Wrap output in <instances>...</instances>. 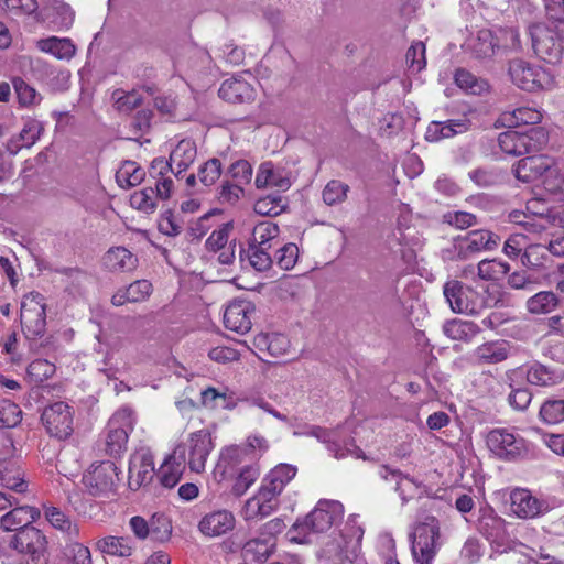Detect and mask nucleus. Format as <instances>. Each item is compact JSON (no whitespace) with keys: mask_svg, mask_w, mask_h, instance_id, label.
<instances>
[{"mask_svg":"<svg viewBox=\"0 0 564 564\" xmlns=\"http://www.w3.org/2000/svg\"><path fill=\"white\" fill-rule=\"evenodd\" d=\"M41 420L47 432L54 437L63 440L73 433V412L70 406L63 401L46 406Z\"/></svg>","mask_w":564,"mask_h":564,"instance_id":"2eb2a0df","label":"nucleus"},{"mask_svg":"<svg viewBox=\"0 0 564 564\" xmlns=\"http://www.w3.org/2000/svg\"><path fill=\"white\" fill-rule=\"evenodd\" d=\"M560 304L557 295L551 291H541L529 297L527 308L531 314H549Z\"/></svg>","mask_w":564,"mask_h":564,"instance_id":"4c0bfd02","label":"nucleus"},{"mask_svg":"<svg viewBox=\"0 0 564 564\" xmlns=\"http://www.w3.org/2000/svg\"><path fill=\"white\" fill-rule=\"evenodd\" d=\"M172 534V524L164 514H153L149 521V536L153 541L165 542Z\"/></svg>","mask_w":564,"mask_h":564,"instance_id":"5fc2aeb1","label":"nucleus"},{"mask_svg":"<svg viewBox=\"0 0 564 564\" xmlns=\"http://www.w3.org/2000/svg\"><path fill=\"white\" fill-rule=\"evenodd\" d=\"M41 516L37 508L34 507H15L1 517L0 525L4 531L19 532L26 527H33L32 523Z\"/></svg>","mask_w":564,"mask_h":564,"instance_id":"393cba45","label":"nucleus"},{"mask_svg":"<svg viewBox=\"0 0 564 564\" xmlns=\"http://www.w3.org/2000/svg\"><path fill=\"white\" fill-rule=\"evenodd\" d=\"M275 551V539L254 538L245 543L241 550L246 562L261 563L267 561Z\"/></svg>","mask_w":564,"mask_h":564,"instance_id":"c756f323","label":"nucleus"},{"mask_svg":"<svg viewBox=\"0 0 564 564\" xmlns=\"http://www.w3.org/2000/svg\"><path fill=\"white\" fill-rule=\"evenodd\" d=\"M299 257V249L294 243H288L280 248L274 257L275 263L282 270H290L296 263Z\"/></svg>","mask_w":564,"mask_h":564,"instance_id":"774afa93","label":"nucleus"},{"mask_svg":"<svg viewBox=\"0 0 564 564\" xmlns=\"http://www.w3.org/2000/svg\"><path fill=\"white\" fill-rule=\"evenodd\" d=\"M542 170L543 167L539 158L528 156L518 162L514 173L518 180L529 183L533 180L534 175L540 174Z\"/></svg>","mask_w":564,"mask_h":564,"instance_id":"bf43d9fd","label":"nucleus"},{"mask_svg":"<svg viewBox=\"0 0 564 564\" xmlns=\"http://www.w3.org/2000/svg\"><path fill=\"white\" fill-rule=\"evenodd\" d=\"M132 410L122 408L108 421L105 438V453L112 458L120 457L127 449L129 434L134 427Z\"/></svg>","mask_w":564,"mask_h":564,"instance_id":"9d476101","label":"nucleus"},{"mask_svg":"<svg viewBox=\"0 0 564 564\" xmlns=\"http://www.w3.org/2000/svg\"><path fill=\"white\" fill-rule=\"evenodd\" d=\"M540 417L547 424L564 421V400H547L540 408Z\"/></svg>","mask_w":564,"mask_h":564,"instance_id":"052dcab7","label":"nucleus"},{"mask_svg":"<svg viewBox=\"0 0 564 564\" xmlns=\"http://www.w3.org/2000/svg\"><path fill=\"white\" fill-rule=\"evenodd\" d=\"M156 197L154 188L147 187L130 196V205L142 213L152 214L156 209Z\"/></svg>","mask_w":564,"mask_h":564,"instance_id":"864d4df0","label":"nucleus"},{"mask_svg":"<svg viewBox=\"0 0 564 564\" xmlns=\"http://www.w3.org/2000/svg\"><path fill=\"white\" fill-rule=\"evenodd\" d=\"M547 256L549 254L545 245L534 243L525 248L521 256V262L529 269H540L545 267Z\"/></svg>","mask_w":564,"mask_h":564,"instance_id":"603ef678","label":"nucleus"},{"mask_svg":"<svg viewBox=\"0 0 564 564\" xmlns=\"http://www.w3.org/2000/svg\"><path fill=\"white\" fill-rule=\"evenodd\" d=\"M479 532L492 543H499L506 538L505 520L500 517H485L479 522Z\"/></svg>","mask_w":564,"mask_h":564,"instance_id":"c03bdc74","label":"nucleus"},{"mask_svg":"<svg viewBox=\"0 0 564 564\" xmlns=\"http://www.w3.org/2000/svg\"><path fill=\"white\" fill-rule=\"evenodd\" d=\"M111 101L117 111L130 113L142 105L143 98L137 90L116 89L111 94Z\"/></svg>","mask_w":564,"mask_h":564,"instance_id":"79ce46f5","label":"nucleus"},{"mask_svg":"<svg viewBox=\"0 0 564 564\" xmlns=\"http://www.w3.org/2000/svg\"><path fill=\"white\" fill-rule=\"evenodd\" d=\"M243 195L245 189L240 184L224 181L218 191V200L220 204L236 205Z\"/></svg>","mask_w":564,"mask_h":564,"instance_id":"0e129e2a","label":"nucleus"},{"mask_svg":"<svg viewBox=\"0 0 564 564\" xmlns=\"http://www.w3.org/2000/svg\"><path fill=\"white\" fill-rule=\"evenodd\" d=\"M1 9L12 18L30 15L39 9L36 0H3Z\"/></svg>","mask_w":564,"mask_h":564,"instance_id":"4d7b16f0","label":"nucleus"},{"mask_svg":"<svg viewBox=\"0 0 564 564\" xmlns=\"http://www.w3.org/2000/svg\"><path fill=\"white\" fill-rule=\"evenodd\" d=\"M138 257L124 247L110 248L102 257V265L109 272H131L138 267Z\"/></svg>","mask_w":564,"mask_h":564,"instance_id":"a878e982","label":"nucleus"},{"mask_svg":"<svg viewBox=\"0 0 564 564\" xmlns=\"http://www.w3.org/2000/svg\"><path fill=\"white\" fill-rule=\"evenodd\" d=\"M451 308L460 314H479L484 308L492 306L497 301L485 293H478L460 281L452 280L443 288Z\"/></svg>","mask_w":564,"mask_h":564,"instance_id":"423d86ee","label":"nucleus"},{"mask_svg":"<svg viewBox=\"0 0 564 564\" xmlns=\"http://www.w3.org/2000/svg\"><path fill=\"white\" fill-rule=\"evenodd\" d=\"M63 555L72 564H93L90 550L77 539L67 540L63 547Z\"/></svg>","mask_w":564,"mask_h":564,"instance_id":"09e8293b","label":"nucleus"},{"mask_svg":"<svg viewBox=\"0 0 564 564\" xmlns=\"http://www.w3.org/2000/svg\"><path fill=\"white\" fill-rule=\"evenodd\" d=\"M542 120V113L531 107H520L514 109L513 111H506L500 115L497 120L502 127L514 128L518 126H534L540 123Z\"/></svg>","mask_w":564,"mask_h":564,"instance_id":"7c9ffc66","label":"nucleus"},{"mask_svg":"<svg viewBox=\"0 0 564 564\" xmlns=\"http://www.w3.org/2000/svg\"><path fill=\"white\" fill-rule=\"evenodd\" d=\"M456 85L465 91L473 95H480L488 90V83L477 78L474 74L466 69H457L455 73Z\"/></svg>","mask_w":564,"mask_h":564,"instance_id":"de8ad7c7","label":"nucleus"},{"mask_svg":"<svg viewBox=\"0 0 564 564\" xmlns=\"http://www.w3.org/2000/svg\"><path fill=\"white\" fill-rule=\"evenodd\" d=\"M296 471V467L289 464H279L272 468L262 479L258 492L246 501L245 518L250 520L271 514L279 506L278 497Z\"/></svg>","mask_w":564,"mask_h":564,"instance_id":"f257e3e1","label":"nucleus"},{"mask_svg":"<svg viewBox=\"0 0 564 564\" xmlns=\"http://www.w3.org/2000/svg\"><path fill=\"white\" fill-rule=\"evenodd\" d=\"M529 33L535 55L545 63L556 65L564 57V20L530 25Z\"/></svg>","mask_w":564,"mask_h":564,"instance_id":"20e7f679","label":"nucleus"},{"mask_svg":"<svg viewBox=\"0 0 564 564\" xmlns=\"http://www.w3.org/2000/svg\"><path fill=\"white\" fill-rule=\"evenodd\" d=\"M497 44L495 42L494 34L489 30H480L476 37L471 39L468 43V48L473 56L477 59H487L495 55V48Z\"/></svg>","mask_w":564,"mask_h":564,"instance_id":"e433bc0d","label":"nucleus"},{"mask_svg":"<svg viewBox=\"0 0 564 564\" xmlns=\"http://www.w3.org/2000/svg\"><path fill=\"white\" fill-rule=\"evenodd\" d=\"M152 292V284L148 280H137L127 288L119 289L111 297L115 306L127 303L145 301Z\"/></svg>","mask_w":564,"mask_h":564,"instance_id":"cd10ccee","label":"nucleus"},{"mask_svg":"<svg viewBox=\"0 0 564 564\" xmlns=\"http://www.w3.org/2000/svg\"><path fill=\"white\" fill-rule=\"evenodd\" d=\"M235 517L228 510H217L207 513L199 521V531L206 536H219L235 528Z\"/></svg>","mask_w":564,"mask_h":564,"instance_id":"b1692460","label":"nucleus"},{"mask_svg":"<svg viewBox=\"0 0 564 564\" xmlns=\"http://www.w3.org/2000/svg\"><path fill=\"white\" fill-rule=\"evenodd\" d=\"M279 232L280 229L276 224L261 221L254 226L250 243L271 248V241L278 238Z\"/></svg>","mask_w":564,"mask_h":564,"instance_id":"3c124183","label":"nucleus"},{"mask_svg":"<svg viewBox=\"0 0 564 564\" xmlns=\"http://www.w3.org/2000/svg\"><path fill=\"white\" fill-rule=\"evenodd\" d=\"M186 465L185 446L177 445L159 469L160 482L165 488H173L180 481L181 475Z\"/></svg>","mask_w":564,"mask_h":564,"instance_id":"412c9836","label":"nucleus"},{"mask_svg":"<svg viewBox=\"0 0 564 564\" xmlns=\"http://www.w3.org/2000/svg\"><path fill=\"white\" fill-rule=\"evenodd\" d=\"M443 332L453 340L469 341L480 332V328L474 322L454 318L443 325Z\"/></svg>","mask_w":564,"mask_h":564,"instance_id":"c9c22d12","label":"nucleus"},{"mask_svg":"<svg viewBox=\"0 0 564 564\" xmlns=\"http://www.w3.org/2000/svg\"><path fill=\"white\" fill-rule=\"evenodd\" d=\"M260 476V468L257 464L243 466L232 485V494L235 496H242L256 482Z\"/></svg>","mask_w":564,"mask_h":564,"instance_id":"49530a36","label":"nucleus"},{"mask_svg":"<svg viewBox=\"0 0 564 564\" xmlns=\"http://www.w3.org/2000/svg\"><path fill=\"white\" fill-rule=\"evenodd\" d=\"M44 516L50 524L65 534L67 540L79 538V527L59 508L54 506L44 507Z\"/></svg>","mask_w":564,"mask_h":564,"instance_id":"72a5a7b5","label":"nucleus"},{"mask_svg":"<svg viewBox=\"0 0 564 564\" xmlns=\"http://www.w3.org/2000/svg\"><path fill=\"white\" fill-rule=\"evenodd\" d=\"M508 74L517 87L531 93L550 89L554 84L549 70L522 58L509 62Z\"/></svg>","mask_w":564,"mask_h":564,"instance_id":"1a4fd4ad","label":"nucleus"},{"mask_svg":"<svg viewBox=\"0 0 564 564\" xmlns=\"http://www.w3.org/2000/svg\"><path fill=\"white\" fill-rule=\"evenodd\" d=\"M510 265L499 260H481L477 265V274L481 280H498L500 276L508 274Z\"/></svg>","mask_w":564,"mask_h":564,"instance_id":"8fccbe9b","label":"nucleus"},{"mask_svg":"<svg viewBox=\"0 0 564 564\" xmlns=\"http://www.w3.org/2000/svg\"><path fill=\"white\" fill-rule=\"evenodd\" d=\"M470 128L468 119H452L444 122H432L426 131L429 141H438L441 139L452 138L458 133L466 132Z\"/></svg>","mask_w":564,"mask_h":564,"instance_id":"2f4dec72","label":"nucleus"},{"mask_svg":"<svg viewBox=\"0 0 564 564\" xmlns=\"http://www.w3.org/2000/svg\"><path fill=\"white\" fill-rule=\"evenodd\" d=\"M221 175V163L214 158L205 162L198 170V178L205 186H212Z\"/></svg>","mask_w":564,"mask_h":564,"instance_id":"69168bd1","label":"nucleus"},{"mask_svg":"<svg viewBox=\"0 0 564 564\" xmlns=\"http://www.w3.org/2000/svg\"><path fill=\"white\" fill-rule=\"evenodd\" d=\"M20 321L25 338L30 341V348L37 351L43 344L37 340L43 338L46 330V313L43 297L37 292L25 295L21 302Z\"/></svg>","mask_w":564,"mask_h":564,"instance_id":"39448f33","label":"nucleus"},{"mask_svg":"<svg viewBox=\"0 0 564 564\" xmlns=\"http://www.w3.org/2000/svg\"><path fill=\"white\" fill-rule=\"evenodd\" d=\"M232 230L231 223H224L218 229L214 230L205 242V248L209 252L217 253L220 249L229 245V234Z\"/></svg>","mask_w":564,"mask_h":564,"instance_id":"680f3d73","label":"nucleus"},{"mask_svg":"<svg viewBox=\"0 0 564 564\" xmlns=\"http://www.w3.org/2000/svg\"><path fill=\"white\" fill-rule=\"evenodd\" d=\"M254 185L257 188L276 187L286 191L291 186L290 173L280 166H274L270 161L260 164Z\"/></svg>","mask_w":564,"mask_h":564,"instance_id":"5701e85b","label":"nucleus"},{"mask_svg":"<svg viewBox=\"0 0 564 564\" xmlns=\"http://www.w3.org/2000/svg\"><path fill=\"white\" fill-rule=\"evenodd\" d=\"M311 435L318 441L326 444L327 449L334 455L335 458H344L348 455H356L359 457L362 451L355 445L354 441L340 444L338 429L327 430L321 426H314L311 430Z\"/></svg>","mask_w":564,"mask_h":564,"instance_id":"4be33fe9","label":"nucleus"},{"mask_svg":"<svg viewBox=\"0 0 564 564\" xmlns=\"http://www.w3.org/2000/svg\"><path fill=\"white\" fill-rule=\"evenodd\" d=\"M185 446L186 463L192 471L200 474L205 470L207 458L214 448L212 435L207 430L191 433Z\"/></svg>","mask_w":564,"mask_h":564,"instance_id":"dca6fc26","label":"nucleus"},{"mask_svg":"<svg viewBox=\"0 0 564 564\" xmlns=\"http://www.w3.org/2000/svg\"><path fill=\"white\" fill-rule=\"evenodd\" d=\"M197 154L196 144L189 139L181 140L170 154V160L162 158L154 159L150 166V174H162L163 170L171 172L178 177L195 161Z\"/></svg>","mask_w":564,"mask_h":564,"instance_id":"ddd939ff","label":"nucleus"},{"mask_svg":"<svg viewBox=\"0 0 564 564\" xmlns=\"http://www.w3.org/2000/svg\"><path fill=\"white\" fill-rule=\"evenodd\" d=\"M97 547L102 553L124 557L130 556L133 551L131 540L124 536H106L97 542Z\"/></svg>","mask_w":564,"mask_h":564,"instance_id":"ea45409f","label":"nucleus"},{"mask_svg":"<svg viewBox=\"0 0 564 564\" xmlns=\"http://www.w3.org/2000/svg\"><path fill=\"white\" fill-rule=\"evenodd\" d=\"M270 248L263 246H257L256 243H249L247 257L250 265L257 271H265L271 268L273 259L269 254Z\"/></svg>","mask_w":564,"mask_h":564,"instance_id":"6e6d98bb","label":"nucleus"},{"mask_svg":"<svg viewBox=\"0 0 564 564\" xmlns=\"http://www.w3.org/2000/svg\"><path fill=\"white\" fill-rule=\"evenodd\" d=\"M12 86L21 107H33L42 101V96L23 78L14 77L12 79Z\"/></svg>","mask_w":564,"mask_h":564,"instance_id":"a18cd8bd","label":"nucleus"},{"mask_svg":"<svg viewBox=\"0 0 564 564\" xmlns=\"http://www.w3.org/2000/svg\"><path fill=\"white\" fill-rule=\"evenodd\" d=\"M218 95L228 102L243 104L254 99V89L245 79L235 77L223 82Z\"/></svg>","mask_w":564,"mask_h":564,"instance_id":"bb28decb","label":"nucleus"},{"mask_svg":"<svg viewBox=\"0 0 564 564\" xmlns=\"http://www.w3.org/2000/svg\"><path fill=\"white\" fill-rule=\"evenodd\" d=\"M563 379V370L545 366L541 362H534L527 371L528 382L539 387H553L561 383Z\"/></svg>","mask_w":564,"mask_h":564,"instance_id":"c85d7f7f","label":"nucleus"},{"mask_svg":"<svg viewBox=\"0 0 564 564\" xmlns=\"http://www.w3.org/2000/svg\"><path fill=\"white\" fill-rule=\"evenodd\" d=\"M288 207L286 199L280 194H270L256 200L253 210L260 216L275 217Z\"/></svg>","mask_w":564,"mask_h":564,"instance_id":"58836bf2","label":"nucleus"},{"mask_svg":"<svg viewBox=\"0 0 564 564\" xmlns=\"http://www.w3.org/2000/svg\"><path fill=\"white\" fill-rule=\"evenodd\" d=\"M349 191V186L338 180L329 181L323 189V200L325 204L333 206L343 203Z\"/></svg>","mask_w":564,"mask_h":564,"instance_id":"13d9d810","label":"nucleus"},{"mask_svg":"<svg viewBox=\"0 0 564 564\" xmlns=\"http://www.w3.org/2000/svg\"><path fill=\"white\" fill-rule=\"evenodd\" d=\"M43 130L44 127L41 121L29 119L18 135L25 148H30L39 140Z\"/></svg>","mask_w":564,"mask_h":564,"instance_id":"338daca9","label":"nucleus"},{"mask_svg":"<svg viewBox=\"0 0 564 564\" xmlns=\"http://www.w3.org/2000/svg\"><path fill=\"white\" fill-rule=\"evenodd\" d=\"M547 141L549 134L542 127H532L524 132L508 130L498 138L500 149L514 156L539 152Z\"/></svg>","mask_w":564,"mask_h":564,"instance_id":"6e6552de","label":"nucleus"},{"mask_svg":"<svg viewBox=\"0 0 564 564\" xmlns=\"http://www.w3.org/2000/svg\"><path fill=\"white\" fill-rule=\"evenodd\" d=\"M44 9L47 17L63 28H68L74 21V11L64 0H45Z\"/></svg>","mask_w":564,"mask_h":564,"instance_id":"37998d69","label":"nucleus"},{"mask_svg":"<svg viewBox=\"0 0 564 564\" xmlns=\"http://www.w3.org/2000/svg\"><path fill=\"white\" fill-rule=\"evenodd\" d=\"M440 535L438 522L433 517L413 528L410 541L415 564H433L440 547Z\"/></svg>","mask_w":564,"mask_h":564,"instance_id":"0eeeda50","label":"nucleus"},{"mask_svg":"<svg viewBox=\"0 0 564 564\" xmlns=\"http://www.w3.org/2000/svg\"><path fill=\"white\" fill-rule=\"evenodd\" d=\"M144 171L133 161H126L116 173V181L122 188L139 185L144 178Z\"/></svg>","mask_w":564,"mask_h":564,"instance_id":"a19ab883","label":"nucleus"},{"mask_svg":"<svg viewBox=\"0 0 564 564\" xmlns=\"http://www.w3.org/2000/svg\"><path fill=\"white\" fill-rule=\"evenodd\" d=\"M489 451L502 460H517L527 453L525 441L508 429H494L486 436Z\"/></svg>","mask_w":564,"mask_h":564,"instance_id":"f8f14e48","label":"nucleus"},{"mask_svg":"<svg viewBox=\"0 0 564 564\" xmlns=\"http://www.w3.org/2000/svg\"><path fill=\"white\" fill-rule=\"evenodd\" d=\"M500 237L486 229L470 230L464 236H458L453 242V259L466 261L480 252L492 251L498 248Z\"/></svg>","mask_w":564,"mask_h":564,"instance_id":"9b49d317","label":"nucleus"},{"mask_svg":"<svg viewBox=\"0 0 564 564\" xmlns=\"http://www.w3.org/2000/svg\"><path fill=\"white\" fill-rule=\"evenodd\" d=\"M344 506L337 500H319L315 508L303 519H299L290 529V540L306 543L310 533H323L340 522Z\"/></svg>","mask_w":564,"mask_h":564,"instance_id":"7ed1b4c3","label":"nucleus"},{"mask_svg":"<svg viewBox=\"0 0 564 564\" xmlns=\"http://www.w3.org/2000/svg\"><path fill=\"white\" fill-rule=\"evenodd\" d=\"M254 313V306L249 301H234L224 313V325L227 329L238 334H246L251 329V316Z\"/></svg>","mask_w":564,"mask_h":564,"instance_id":"aec40b11","label":"nucleus"},{"mask_svg":"<svg viewBox=\"0 0 564 564\" xmlns=\"http://www.w3.org/2000/svg\"><path fill=\"white\" fill-rule=\"evenodd\" d=\"M511 511L520 519H534L547 513L552 507L544 500L523 488L513 489L510 494Z\"/></svg>","mask_w":564,"mask_h":564,"instance_id":"f3484780","label":"nucleus"},{"mask_svg":"<svg viewBox=\"0 0 564 564\" xmlns=\"http://www.w3.org/2000/svg\"><path fill=\"white\" fill-rule=\"evenodd\" d=\"M36 47L42 52L52 54L58 59H70L76 52V47L69 39H59L56 36L39 40Z\"/></svg>","mask_w":564,"mask_h":564,"instance_id":"f704fd0d","label":"nucleus"},{"mask_svg":"<svg viewBox=\"0 0 564 564\" xmlns=\"http://www.w3.org/2000/svg\"><path fill=\"white\" fill-rule=\"evenodd\" d=\"M117 480V466L111 460L91 465L83 476V484L93 496H101L113 491Z\"/></svg>","mask_w":564,"mask_h":564,"instance_id":"4468645a","label":"nucleus"},{"mask_svg":"<svg viewBox=\"0 0 564 564\" xmlns=\"http://www.w3.org/2000/svg\"><path fill=\"white\" fill-rule=\"evenodd\" d=\"M155 475L153 455L149 449L135 452L129 464L128 485L132 490H138L142 486L150 484Z\"/></svg>","mask_w":564,"mask_h":564,"instance_id":"a211bd4d","label":"nucleus"},{"mask_svg":"<svg viewBox=\"0 0 564 564\" xmlns=\"http://www.w3.org/2000/svg\"><path fill=\"white\" fill-rule=\"evenodd\" d=\"M55 373V365L46 359H35L28 367V376L34 383H42Z\"/></svg>","mask_w":564,"mask_h":564,"instance_id":"e2e57ef3","label":"nucleus"},{"mask_svg":"<svg viewBox=\"0 0 564 564\" xmlns=\"http://www.w3.org/2000/svg\"><path fill=\"white\" fill-rule=\"evenodd\" d=\"M378 475L383 481L393 484L394 491L399 494L402 505H405L419 494L420 482L403 474L400 469L381 465Z\"/></svg>","mask_w":564,"mask_h":564,"instance_id":"6ab92c4d","label":"nucleus"},{"mask_svg":"<svg viewBox=\"0 0 564 564\" xmlns=\"http://www.w3.org/2000/svg\"><path fill=\"white\" fill-rule=\"evenodd\" d=\"M12 553L6 554L1 564H48L47 536L35 527H26L10 540Z\"/></svg>","mask_w":564,"mask_h":564,"instance_id":"f03ea898","label":"nucleus"},{"mask_svg":"<svg viewBox=\"0 0 564 564\" xmlns=\"http://www.w3.org/2000/svg\"><path fill=\"white\" fill-rule=\"evenodd\" d=\"M510 345L505 340L485 343L476 348L474 357L479 364H498L509 356Z\"/></svg>","mask_w":564,"mask_h":564,"instance_id":"473e14b6","label":"nucleus"}]
</instances>
